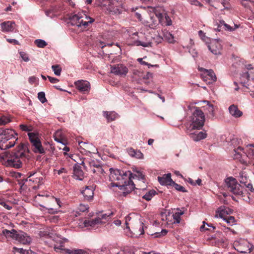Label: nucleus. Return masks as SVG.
<instances>
[{
  "instance_id": "nucleus-9",
  "label": "nucleus",
  "mask_w": 254,
  "mask_h": 254,
  "mask_svg": "<svg viewBox=\"0 0 254 254\" xmlns=\"http://www.w3.org/2000/svg\"><path fill=\"white\" fill-rule=\"evenodd\" d=\"M143 36L142 33L138 35V32H135L130 36L127 40L128 44L132 46H142L144 47H148L151 46V43L150 42H144L138 39Z\"/></svg>"
},
{
  "instance_id": "nucleus-60",
  "label": "nucleus",
  "mask_w": 254,
  "mask_h": 254,
  "mask_svg": "<svg viewBox=\"0 0 254 254\" xmlns=\"http://www.w3.org/2000/svg\"><path fill=\"white\" fill-rule=\"evenodd\" d=\"M111 214H113V213H109V214H108L107 213L102 214L101 215V217H100L101 218V220L103 221V219H107L108 217H110V215H111Z\"/></svg>"
},
{
  "instance_id": "nucleus-14",
  "label": "nucleus",
  "mask_w": 254,
  "mask_h": 254,
  "mask_svg": "<svg viewBox=\"0 0 254 254\" xmlns=\"http://www.w3.org/2000/svg\"><path fill=\"white\" fill-rule=\"evenodd\" d=\"M27 175L29 181L32 182L35 184L33 189L34 190L38 189L39 185L42 183L43 178L41 176V175L36 172H30L28 173Z\"/></svg>"
},
{
  "instance_id": "nucleus-41",
  "label": "nucleus",
  "mask_w": 254,
  "mask_h": 254,
  "mask_svg": "<svg viewBox=\"0 0 254 254\" xmlns=\"http://www.w3.org/2000/svg\"><path fill=\"white\" fill-rule=\"evenodd\" d=\"M171 186H173L176 190L179 191H181V192H187L188 191L185 189V188H184L183 186H181L180 185H179L177 183H176L175 182H173L172 185Z\"/></svg>"
},
{
  "instance_id": "nucleus-6",
  "label": "nucleus",
  "mask_w": 254,
  "mask_h": 254,
  "mask_svg": "<svg viewBox=\"0 0 254 254\" xmlns=\"http://www.w3.org/2000/svg\"><path fill=\"white\" fill-rule=\"evenodd\" d=\"M227 190L235 195H241L243 193V188L238 183L236 179L229 177L225 181Z\"/></svg>"
},
{
  "instance_id": "nucleus-55",
  "label": "nucleus",
  "mask_w": 254,
  "mask_h": 254,
  "mask_svg": "<svg viewBox=\"0 0 254 254\" xmlns=\"http://www.w3.org/2000/svg\"><path fill=\"white\" fill-rule=\"evenodd\" d=\"M143 155L141 152V151H140L139 150H136L135 155L134 156V157L138 158V159H141L143 158Z\"/></svg>"
},
{
  "instance_id": "nucleus-1",
  "label": "nucleus",
  "mask_w": 254,
  "mask_h": 254,
  "mask_svg": "<svg viewBox=\"0 0 254 254\" xmlns=\"http://www.w3.org/2000/svg\"><path fill=\"white\" fill-rule=\"evenodd\" d=\"M110 180L112 182L110 186L118 187L124 193H129L135 188V185L131 180L130 171L124 172L118 169H110Z\"/></svg>"
},
{
  "instance_id": "nucleus-48",
  "label": "nucleus",
  "mask_w": 254,
  "mask_h": 254,
  "mask_svg": "<svg viewBox=\"0 0 254 254\" xmlns=\"http://www.w3.org/2000/svg\"><path fill=\"white\" fill-rule=\"evenodd\" d=\"M19 127L21 130L25 131H29L32 130V127L31 126H27L26 125L21 124L19 125Z\"/></svg>"
},
{
  "instance_id": "nucleus-31",
  "label": "nucleus",
  "mask_w": 254,
  "mask_h": 254,
  "mask_svg": "<svg viewBox=\"0 0 254 254\" xmlns=\"http://www.w3.org/2000/svg\"><path fill=\"white\" fill-rule=\"evenodd\" d=\"M130 177H131V179H137L138 181H139V182L141 181V182L144 184V186H146V185H145V175H144L141 172L136 171V173L134 175H133L132 174Z\"/></svg>"
},
{
  "instance_id": "nucleus-17",
  "label": "nucleus",
  "mask_w": 254,
  "mask_h": 254,
  "mask_svg": "<svg viewBox=\"0 0 254 254\" xmlns=\"http://www.w3.org/2000/svg\"><path fill=\"white\" fill-rule=\"evenodd\" d=\"M14 239L22 244H29L31 241V238L26 233L22 231L16 232Z\"/></svg>"
},
{
  "instance_id": "nucleus-58",
  "label": "nucleus",
  "mask_w": 254,
  "mask_h": 254,
  "mask_svg": "<svg viewBox=\"0 0 254 254\" xmlns=\"http://www.w3.org/2000/svg\"><path fill=\"white\" fill-rule=\"evenodd\" d=\"M99 250L102 252L103 254H107L108 251V248L106 246H103Z\"/></svg>"
},
{
  "instance_id": "nucleus-46",
  "label": "nucleus",
  "mask_w": 254,
  "mask_h": 254,
  "mask_svg": "<svg viewBox=\"0 0 254 254\" xmlns=\"http://www.w3.org/2000/svg\"><path fill=\"white\" fill-rule=\"evenodd\" d=\"M38 98L42 103L47 101V99L45 97V94L44 92H39L38 94Z\"/></svg>"
},
{
  "instance_id": "nucleus-57",
  "label": "nucleus",
  "mask_w": 254,
  "mask_h": 254,
  "mask_svg": "<svg viewBox=\"0 0 254 254\" xmlns=\"http://www.w3.org/2000/svg\"><path fill=\"white\" fill-rule=\"evenodd\" d=\"M48 78L52 83H56L59 81V80L56 78L51 77L50 76H48Z\"/></svg>"
},
{
  "instance_id": "nucleus-35",
  "label": "nucleus",
  "mask_w": 254,
  "mask_h": 254,
  "mask_svg": "<svg viewBox=\"0 0 254 254\" xmlns=\"http://www.w3.org/2000/svg\"><path fill=\"white\" fill-rule=\"evenodd\" d=\"M16 232L17 231L14 229H12L11 231L8 230L7 229H3L2 231V234L6 237H10L14 239Z\"/></svg>"
},
{
  "instance_id": "nucleus-34",
  "label": "nucleus",
  "mask_w": 254,
  "mask_h": 254,
  "mask_svg": "<svg viewBox=\"0 0 254 254\" xmlns=\"http://www.w3.org/2000/svg\"><path fill=\"white\" fill-rule=\"evenodd\" d=\"M156 194V192L155 190H151L147 191L142 196V198L147 201H149Z\"/></svg>"
},
{
  "instance_id": "nucleus-27",
  "label": "nucleus",
  "mask_w": 254,
  "mask_h": 254,
  "mask_svg": "<svg viewBox=\"0 0 254 254\" xmlns=\"http://www.w3.org/2000/svg\"><path fill=\"white\" fill-rule=\"evenodd\" d=\"M104 221L101 220V218L100 217L95 218V219H86L84 221V226L86 227H88L89 226L94 227L95 225L103 223Z\"/></svg>"
},
{
  "instance_id": "nucleus-20",
  "label": "nucleus",
  "mask_w": 254,
  "mask_h": 254,
  "mask_svg": "<svg viewBox=\"0 0 254 254\" xmlns=\"http://www.w3.org/2000/svg\"><path fill=\"white\" fill-rule=\"evenodd\" d=\"M158 181L161 185H170L173 183L170 173L164 174L162 177H158Z\"/></svg>"
},
{
  "instance_id": "nucleus-28",
  "label": "nucleus",
  "mask_w": 254,
  "mask_h": 254,
  "mask_svg": "<svg viewBox=\"0 0 254 254\" xmlns=\"http://www.w3.org/2000/svg\"><path fill=\"white\" fill-rule=\"evenodd\" d=\"M156 15L160 19H165L164 22L166 25H171L172 24V21L169 16L164 12H158L156 10L155 11Z\"/></svg>"
},
{
  "instance_id": "nucleus-52",
  "label": "nucleus",
  "mask_w": 254,
  "mask_h": 254,
  "mask_svg": "<svg viewBox=\"0 0 254 254\" xmlns=\"http://www.w3.org/2000/svg\"><path fill=\"white\" fill-rule=\"evenodd\" d=\"M88 208L89 207H88V205H84L82 204H80L77 209L80 212H85L86 210H87L88 209Z\"/></svg>"
},
{
  "instance_id": "nucleus-62",
  "label": "nucleus",
  "mask_w": 254,
  "mask_h": 254,
  "mask_svg": "<svg viewBox=\"0 0 254 254\" xmlns=\"http://www.w3.org/2000/svg\"><path fill=\"white\" fill-rule=\"evenodd\" d=\"M247 188L249 190H250L251 192L254 193V188L253 187L251 183L248 184V185H247Z\"/></svg>"
},
{
  "instance_id": "nucleus-12",
  "label": "nucleus",
  "mask_w": 254,
  "mask_h": 254,
  "mask_svg": "<svg viewBox=\"0 0 254 254\" xmlns=\"http://www.w3.org/2000/svg\"><path fill=\"white\" fill-rule=\"evenodd\" d=\"M210 52L214 55H220L222 51V45L220 40L213 39L207 45Z\"/></svg>"
},
{
  "instance_id": "nucleus-53",
  "label": "nucleus",
  "mask_w": 254,
  "mask_h": 254,
  "mask_svg": "<svg viewBox=\"0 0 254 254\" xmlns=\"http://www.w3.org/2000/svg\"><path fill=\"white\" fill-rule=\"evenodd\" d=\"M19 54H20L21 58L22 59V60L24 62H28L29 61L28 55L26 53H25V52H20L19 53Z\"/></svg>"
},
{
  "instance_id": "nucleus-10",
  "label": "nucleus",
  "mask_w": 254,
  "mask_h": 254,
  "mask_svg": "<svg viewBox=\"0 0 254 254\" xmlns=\"http://www.w3.org/2000/svg\"><path fill=\"white\" fill-rule=\"evenodd\" d=\"M236 250L241 253H250L254 246L246 240H241L235 243Z\"/></svg>"
},
{
  "instance_id": "nucleus-39",
  "label": "nucleus",
  "mask_w": 254,
  "mask_h": 254,
  "mask_svg": "<svg viewBox=\"0 0 254 254\" xmlns=\"http://www.w3.org/2000/svg\"><path fill=\"white\" fill-rule=\"evenodd\" d=\"M34 43L39 48H44L47 45V43L44 40L41 39L35 40Z\"/></svg>"
},
{
  "instance_id": "nucleus-22",
  "label": "nucleus",
  "mask_w": 254,
  "mask_h": 254,
  "mask_svg": "<svg viewBox=\"0 0 254 254\" xmlns=\"http://www.w3.org/2000/svg\"><path fill=\"white\" fill-rule=\"evenodd\" d=\"M14 145L15 142L9 141L7 139H4V137L0 135V149L5 150L14 146Z\"/></svg>"
},
{
  "instance_id": "nucleus-37",
  "label": "nucleus",
  "mask_w": 254,
  "mask_h": 254,
  "mask_svg": "<svg viewBox=\"0 0 254 254\" xmlns=\"http://www.w3.org/2000/svg\"><path fill=\"white\" fill-rule=\"evenodd\" d=\"M247 156L254 159V144H250L247 146Z\"/></svg>"
},
{
  "instance_id": "nucleus-45",
  "label": "nucleus",
  "mask_w": 254,
  "mask_h": 254,
  "mask_svg": "<svg viewBox=\"0 0 254 254\" xmlns=\"http://www.w3.org/2000/svg\"><path fill=\"white\" fill-rule=\"evenodd\" d=\"M224 220H225L228 224L233 225L235 223V218L233 216L228 215L226 217H225Z\"/></svg>"
},
{
  "instance_id": "nucleus-19",
  "label": "nucleus",
  "mask_w": 254,
  "mask_h": 254,
  "mask_svg": "<svg viewBox=\"0 0 254 254\" xmlns=\"http://www.w3.org/2000/svg\"><path fill=\"white\" fill-rule=\"evenodd\" d=\"M82 194H83L84 199L90 201L92 200L94 196V188L92 186H87L85 189L82 190Z\"/></svg>"
},
{
  "instance_id": "nucleus-16",
  "label": "nucleus",
  "mask_w": 254,
  "mask_h": 254,
  "mask_svg": "<svg viewBox=\"0 0 254 254\" xmlns=\"http://www.w3.org/2000/svg\"><path fill=\"white\" fill-rule=\"evenodd\" d=\"M76 88L81 92L86 93L89 91L90 85L86 80H78L75 82Z\"/></svg>"
},
{
  "instance_id": "nucleus-64",
  "label": "nucleus",
  "mask_w": 254,
  "mask_h": 254,
  "mask_svg": "<svg viewBox=\"0 0 254 254\" xmlns=\"http://www.w3.org/2000/svg\"><path fill=\"white\" fill-rule=\"evenodd\" d=\"M46 208L49 210V213H55L57 212V208H54L51 207H46Z\"/></svg>"
},
{
  "instance_id": "nucleus-23",
  "label": "nucleus",
  "mask_w": 254,
  "mask_h": 254,
  "mask_svg": "<svg viewBox=\"0 0 254 254\" xmlns=\"http://www.w3.org/2000/svg\"><path fill=\"white\" fill-rule=\"evenodd\" d=\"M73 175L75 179L82 180L84 177V173L81 169V166L75 164L73 167Z\"/></svg>"
},
{
  "instance_id": "nucleus-5",
  "label": "nucleus",
  "mask_w": 254,
  "mask_h": 254,
  "mask_svg": "<svg viewBox=\"0 0 254 254\" xmlns=\"http://www.w3.org/2000/svg\"><path fill=\"white\" fill-rule=\"evenodd\" d=\"M70 21L72 25L80 27L84 29L87 28L89 24H91L94 21V19L86 15L84 16L80 14H74L70 18Z\"/></svg>"
},
{
  "instance_id": "nucleus-51",
  "label": "nucleus",
  "mask_w": 254,
  "mask_h": 254,
  "mask_svg": "<svg viewBox=\"0 0 254 254\" xmlns=\"http://www.w3.org/2000/svg\"><path fill=\"white\" fill-rule=\"evenodd\" d=\"M168 231L166 229H163L160 232H156L154 235L155 237H160L161 236H165L167 234Z\"/></svg>"
},
{
  "instance_id": "nucleus-4",
  "label": "nucleus",
  "mask_w": 254,
  "mask_h": 254,
  "mask_svg": "<svg viewBox=\"0 0 254 254\" xmlns=\"http://www.w3.org/2000/svg\"><path fill=\"white\" fill-rule=\"evenodd\" d=\"M247 69L241 76V82L250 92H254V67L250 64L248 65Z\"/></svg>"
},
{
  "instance_id": "nucleus-13",
  "label": "nucleus",
  "mask_w": 254,
  "mask_h": 254,
  "mask_svg": "<svg viewBox=\"0 0 254 254\" xmlns=\"http://www.w3.org/2000/svg\"><path fill=\"white\" fill-rule=\"evenodd\" d=\"M128 68L122 64L111 65V72L115 75L124 77L128 72Z\"/></svg>"
},
{
  "instance_id": "nucleus-18",
  "label": "nucleus",
  "mask_w": 254,
  "mask_h": 254,
  "mask_svg": "<svg viewBox=\"0 0 254 254\" xmlns=\"http://www.w3.org/2000/svg\"><path fill=\"white\" fill-rule=\"evenodd\" d=\"M65 242V240L62 239H59L56 241L55 244L54 246V250L56 252L66 254V250L67 249L64 248Z\"/></svg>"
},
{
  "instance_id": "nucleus-15",
  "label": "nucleus",
  "mask_w": 254,
  "mask_h": 254,
  "mask_svg": "<svg viewBox=\"0 0 254 254\" xmlns=\"http://www.w3.org/2000/svg\"><path fill=\"white\" fill-rule=\"evenodd\" d=\"M0 135L4 137V139H7L9 141H13L16 142L17 140V133L14 130L10 129H5L2 130Z\"/></svg>"
},
{
  "instance_id": "nucleus-42",
  "label": "nucleus",
  "mask_w": 254,
  "mask_h": 254,
  "mask_svg": "<svg viewBox=\"0 0 254 254\" xmlns=\"http://www.w3.org/2000/svg\"><path fill=\"white\" fill-rule=\"evenodd\" d=\"M52 68L56 75H60L62 71V68L58 64L53 65L52 66Z\"/></svg>"
},
{
  "instance_id": "nucleus-24",
  "label": "nucleus",
  "mask_w": 254,
  "mask_h": 254,
  "mask_svg": "<svg viewBox=\"0 0 254 254\" xmlns=\"http://www.w3.org/2000/svg\"><path fill=\"white\" fill-rule=\"evenodd\" d=\"M234 159H238L240 161L242 162V157L243 156H245L246 153L244 151V148L241 146H238L236 148L234 149Z\"/></svg>"
},
{
  "instance_id": "nucleus-49",
  "label": "nucleus",
  "mask_w": 254,
  "mask_h": 254,
  "mask_svg": "<svg viewBox=\"0 0 254 254\" xmlns=\"http://www.w3.org/2000/svg\"><path fill=\"white\" fill-rule=\"evenodd\" d=\"M210 5L214 7L215 8H217L218 4L219 2V0H205Z\"/></svg>"
},
{
  "instance_id": "nucleus-11",
  "label": "nucleus",
  "mask_w": 254,
  "mask_h": 254,
  "mask_svg": "<svg viewBox=\"0 0 254 254\" xmlns=\"http://www.w3.org/2000/svg\"><path fill=\"white\" fill-rule=\"evenodd\" d=\"M199 70L202 72L201 77L203 81L208 84L212 83L216 81V76L212 70H207L203 68H199Z\"/></svg>"
},
{
  "instance_id": "nucleus-8",
  "label": "nucleus",
  "mask_w": 254,
  "mask_h": 254,
  "mask_svg": "<svg viewBox=\"0 0 254 254\" xmlns=\"http://www.w3.org/2000/svg\"><path fill=\"white\" fill-rule=\"evenodd\" d=\"M29 139L32 146L34 147L33 151L35 153L44 154L45 150L43 147L41 142L37 135L33 132H29L28 134Z\"/></svg>"
},
{
  "instance_id": "nucleus-33",
  "label": "nucleus",
  "mask_w": 254,
  "mask_h": 254,
  "mask_svg": "<svg viewBox=\"0 0 254 254\" xmlns=\"http://www.w3.org/2000/svg\"><path fill=\"white\" fill-rule=\"evenodd\" d=\"M13 252H18L19 254H36V253L33 252L31 250H24L23 249L17 248L16 247H13Z\"/></svg>"
},
{
  "instance_id": "nucleus-29",
  "label": "nucleus",
  "mask_w": 254,
  "mask_h": 254,
  "mask_svg": "<svg viewBox=\"0 0 254 254\" xmlns=\"http://www.w3.org/2000/svg\"><path fill=\"white\" fill-rule=\"evenodd\" d=\"M190 137L195 141H199L201 139H204L206 137L207 134L205 132L200 131L197 133H191L190 134Z\"/></svg>"
},
{
  "instance_id": "nucleus-47",
  "label": "nucleus",
  "mask_w": 254,
  "mask_h": 254,
  "mask_svg": "<svg viewBox=\"0 0 254 254\" xmlns=\"http://www.w3.org/2000/svg\"><path fill=\"white\" fill-rule=\"evenodd\" d=\"M165 39L170 43H173L174 42V36L170 33H167L165 36Z\"/></svg>"
},
{
  "instance_id": "nucleus-61",
  "label": "nucleus",
  "mask_w": 254,
  "mask_h": 254,
  "mask_svg": "<svg viewBox=\"0 0 254 254\" xmlns=\"http://www.w3.org/2000/svg\"><path fill=\"white\" fill-rule=\"evenodd\" d=\"M203 224L200 227V230L201 232L205 231L206 230H210L211 231L210 228H205V222L204 221L203 222Z\"/></svg>"
},
{
  "instance_id": "nucleus-21",
  "label": "nucleus",
  "mask_w": 254,
  "mask_h": 254,
  "mask_svg": "<svg viewBox=\"0 0 254 254\" xmlns=\"http://www.w3.org/2000/svg\"><path fill=\"white\" fill-rule=\"evenodd\" d=\"M1 28L3 32H12L15 27V24L13 21H5L0 24Z\"/></svg>"
},
{
  "instance_id": "nucleus-7",
  "label": "nucleus",
  "mask_w": 254,
  "mask_h": 254,
  "mask_svg": "<svg viewBox=\"0 0 254 254\" xmlns=\"http://www.w3.org/2000/svg\"><path fill=\"white\" fill-rule=\"evenodd\" d=\"M81 165H82L85 169H87L89 167L93 173L96 174L97 175L99 176L101 174H103L104 173L102 166L96 161L93 160H86L85 162L83 161Z\"/></svg>"
},
{
  "instance_id": "nucleus-43",
  "label": "nucleus",
  "mask_w": 254,
  "mask_h": 254,
  "mask_svg": "<svg viewBox=\"0 0 254 254\" xmlns=\"http://www.w3.org/2000/svg\"><path fill=\"white\" fill-rule=\"evenodd\" d=\"M206 109L209 112V117H212V118L214 117V107H213V105L208 103L207 104V105L206 106Z\"/></svg>"
},
{
  "instance_id": "nucleus-26",
  "label": "nucleus",
  "mask_w": 254,
  "mask_h": 254,
  "mask_svg": "<svg viewBox=\"0 0 254 254\" xmlns=\"http://www.w3.org/2000/svg\"><path fill=\"white\" fill-rule=\"evenodd\" d=\"M230 114L235 118H239L242 116L243 113L238 108L237 106L234 104L229 107Z\"/></svg>"
},
{
  "instance_id": "nucleus-38",
  "label": "nucleus",
  "mask_w": 254,
  "mask_h": 254,
  "mask_svg": "<svg viewBox=\"0 0 254 254\" xmlns=\"http://www.w3.org/2000/svg\"><path fill=\"white\" fill-rule=\"evenodd\" d=\"M66 254H87V253L81 249L66 250Z\"/></svg>"
},
{
  "instance_id": "nucleus-25",
  "label": "nucleus",
  "mask_w": 254,
  "mask_h": 254,
  "mask_svg": "<svg viewBox=\"0 0 254 254\" xmlns=\"http://www.w3.org/2000/svg\"><path fill=\"white\" fill-rule=\"evenodd\" d=\"M232 211L231 209L225 206L220 207L217 211L219 216L223 219H225V217L228 216L229 214L232 213Z\"/></svg>"
},
{
  "instance_id": "nucleus-56",
  "label": "nucleus",
  "mask_w": 254,
  "mask_h": 254,
  "mask_svg": "<svg viewBox=\"0 0 254 254\" xmlns=\"http://www.w3.org/2000/svg\"><path fill=\"white\" fill-rule=\"evenodd\" d=\"M198 35L203 41H205L207 37L205 36V34L202 30H199L198 31Z\"/></svg>"
},
{
  "instance_id": "nucleus-30",
  "label": "nucleus",
  "mask_w": 254,
  "mask_h": 254,
  "mask_svg": "<svg viewBox=\"0 0 254 254\" xmlns=\"http://www.w3.org/2000/svg\"><path fill=\"white\" fill-rule=\"evenodd\" d=\"M239 180L241 184H244L246 187L248 183H251L247 174L244 171H241L239 173Z\"/></svg>"
},
{
  "instance_id": "nucleus-36",
  "label": "nucleus",
  "mask_w": 254,
  "mask_h": 254,
  "mask_svg": "<svg viewBox=\"0 0 254 254\" xmlns=\"http://www.w3.org/2000/svg\"><path fill=\"white\" fill-rule=\"evenodd\" d=\"M184 214V212L180 210L179 212L175 213L172 217L174 219L173 223H179L181 221V216Z\"/></svg>"
},
{
  "instance_id": "nucleus-2",
  "label": "nucleus",
  "mask_w": 254,
  "mask_h": 254,
  "mask_svg": "<svg viewBox=\"0 0 254 254\" xmlns=\"http://www.w3.org/2000/svg\"><path fill=\"white\" fill-rule=\"evenodd\" d=\"M29 150L27 146L21 143L17 146L13 151L7 155L6 165L14 168H20L23 162L28 160L30 156Z\"/></svg>"
},
{
  "instance_id": "nucleus-3",
  "label": "nucleus",
  "mask_w": 254,
  "mask_h": 254,
  "mask_svg": "<svg viewBox=\"0 0 254 254\" xmlns=\"http://www.w3.org/2000/svg\"><path fill=\"white\" fill-rule=\"evenodd\" d=\"M205 120L204 113L198 107L195 108L191 116V124L188 129H201L204 126Z\"/></svg>"
},
{
  "instance_id": "nucleus-50",
  "label": "nucleus",
  "mask_w": 254,
  "mask_h": 254,
  "mask_svg": "<svg viewBox=\"0 0 254 254\" xmlns=\"http://www.w3.org/2000/svg\"><path fill=\"white\" fill-rule=\"evenodd\" d=\"M9 122L10 120L9 118L5 116H2L0 118V126L5 125L6 124L9 123Z\"/></svg>"
},
{
  "instance_id": "nucleus-59",
  "label": "nucleus",
  "mask_w": 254,
  "mask_h": 254,
  "mask_svg": "<svg viewBox=\"0 0 254 254\" xmlns=\"http://www.w3.org/2000/svg\"><path fill=\"white\" fill-rule=\"evenodd\" d=\"M52 199L54 202L56 203L57 205L58 206L59 208L61 207V201L59 199L52 197Z\"/></svg>"
},
{
  "instance_id": "nucleus-54",
  "label": "nucleus",
  "mask_w": 254,
  "mask_h": 254,
  "mask_svg": "<svg viewBox=\"0 0 254 254\" xmlns=\"http://www.w3.org/2000/svg\"><path fill=\"white\" fill-rule=\"evenodd\" d=\"M137 61L138 62L141 64H144V65H148V67H149L150 66H158V65H157V64H155V65H152L150 64H148V63H146L145 62V61H143V59L142 58H139L137 59Z\"/></svg>"
},
{
  "instance_id": "nucleus-32",
  "label": "nucleus",
  "mask_w": 254,
  "mask_h": 254,
  "mask_svg": "<svg viewBox=\"0 0 254 254\" xmlns=\"http://www.w3.org/2000/svg\"><path fill=\"white\" fill-rule=\"evenodd\" d=\"M104 114H106V117L108 122H112L114 121L117 117L118 114L115 112H104Z\"/></svg>"
},
{
  "instance_id": "nucleus-63",
  "label": "nucleus",
  "mask_w": 254,
  "mask_h": 254,
  "mask_svg": "<svg viewBox=\"0 0 254 254\" xmlns=\"http://www.w3.org/2000/svg\"><path fill=\"white\" fill-rule=\"evenodd\" d=\"M6 41L9 43H13L14 44L17 45L18 44V41L15 40V39H7Z\"/></svg>"
},
{
  "instance_id": "nucleus-44",
  "label": "nucleus",
  "mask_w": 254,
  "mask_h": 254,
  "mask_svg": "<svg viewBox=\"0 0 254 254\" xmlns=\"http://www.w3.org/2000/svg\"><path fill=\"white\" fill-rule=\"evenodd\" d=\"M254 3V0H242V4L246 8H250V4Z\"/></svg>"
},
{
  "instance_id": "nucleus-40",
  "label": "nucleus",
  "mask_w": 254,
  "mask_h": 254,
  "mask_svg": "<svg viewBox=\"0 0 254 254\" xmlns=\"http://www.w3.org/2000/svg\"><path fill=\"white\" fill-rule=\"evenodd\" d=\"M61 135V132L60 131H57L56 134L54 135V138L55 140L60 143H61L63 144H65V140H64L62 137L60 136Z\"/></svg>"
}]
</instances>
